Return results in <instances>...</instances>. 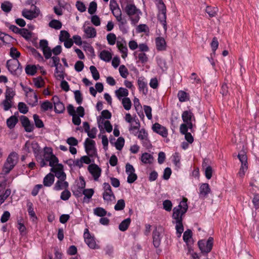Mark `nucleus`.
<instances>
[{"mask_svg": "<svg viewBox=\"0 0 259 259\" xmlns=\"http://www.w3.org/2000/svg\"><path fill=\"white\" fill-rule=\"evenodd\" d=\"M121 7L130 18L132 23L136 25L140 19L142 13L134 4L133 0H119Z\"/></svg>", "mask_w": 259, "mask_h": 259, "instance_id": "1", "label": "nucleus"}, {"mask_svg": "<svg viewBox=\"0 0 259 259\" xmlns=\"http://www.w3.org/2000/svg\"><path fill=\"white\" fill-rule=\"evenodd\" d=\"M182 118L184 123L180 125V132L185 133L188 129L192 132L195 122V118L193 113L191 111H185L182 114Z\"/></svg>", "mask_w": 259, "mask_h": 259, "instance_id": "2", "label": "nucleus"}, {"mask_svg": "<svg viewBox=\"0 0 259 259\" xmlns=\"http://www.w3.org/2000/svg\"><path fill=\"white\" fill-rule=\"evenodd\" d=\"M37 160L39 161L41 167L47 166V162H49L50 166H53L55 163L59 162L58 158L53 154L52 148L47 147L44 149L43 157H38V160Z\"/></svg>", "mask_w": 259, "mask_h": 259, "instance_id": "3", "label": "nucleus"}, {"mask_svg": "<svg viewBox=\"0 0 259 259\" xmlns=\"http://www.w3.org/2000/svg\"><path fill=\"white\" fill-rule=\"evenodd\" d=\"M187 199L183 198L178 206L173 209L172 218L174 220H183V217L188 209Z\"/></svg>", "mask_w": 259, "mask_h": 259, "instance_id": "4", "label": "nucleus"}, {"mask_svg": "<svg viewBox=\"0 0 259 259\" xmlns=\"http://www.w3.org/2000/svg\"><path fill=\"white\" fill-rule=\"evenodd\" d=\"M18 161V155L15 152L11 153L5 162L3 171L5 174H8L15 166Z\"/></svg>", "mask_w": 259, "mask_h": 259, "instance_id": "5", "label": "nucleus"}, {"mask_svg": "<svg viewBox=\"0 0 259 259\" xmlns=\"http://www.w3.org/2000/svg\"><path fill=\"white\" fill-rule=\"evenodd\" d=\"M156 4L158 9L157 15L158 19L163 26L165 29L166 28V9L164 4L162 0H155Z\"/></svg>", "mask_w": 259, "mask_h": 259, "instance_id": "6", "label": "nucleus"}, {"mask_svg": "<svg viewBox=\"0 0 259 259\" xmlns=\"http://www.w3.org/2000/svg\"><path fill=\"white\" fill-rule=\"evenodd\" d=\"M23 149L25 152L27 153L33 152L36 159L38 160L40 148L37 143L35 141H28L25 143Z\"/></svg>", "mask_w": 259, "mask_h": 259, "instance_id": "7", "label": "nucleus"}, {"mask_svg": "<svg viewBox=\"0 0 259 259\" xmlns=\"http://www.w3.org/2000/svg\"><path fill=\"white\" fill-rule=\"evenodd\" d=\"M84 242L92 249H99L100 246L97 244L95 238L91 235L88 229H85L83 234Z\"/></svg>", "mask_w": 259, "mask_h": 259, "instance_id": "8", "label": "nucleus"}, {"mask_svg": "<svg viewBox=\"0 0 259 259\" xmlns=\"http://www.w3.org/2000/svg\"><path fill=\"white\" fill-rule=\"evenodd\" d=\"M213 239L209 237L207 240H201L198 242V245L202 253H208L212 248Z\"/></svg>", "mask_w": 259, "mask_h": 259, "instance_id": "9", "label": "nucleus"}, {"mask_svg": "<svg viewBox=\"0 0 259 259\" xmlns=\"http://www.w3.org/2000/svg\"><path fill=\"white\" fill-rule=\"evenodd\" d=\"M104 192L103 198L104 201L109 202L115 199V196L109 183H103Z\"/></svg>", "mask_w": 259, "mask_h": 259, "instance_id": "10", "label": "nucleus"}, {"mask_svg": "<svg viewBox=\"0 0 259 259\" xmlns=\"http://www.w3.org/2000/svg\"><path fill=\"white\" fill-rule=\"evenodd\" d=\"M95 142L89 138H87L84 142V147L87 153L89 156L93 157L96 154Z\"/></svg>", "mask_w": 259, "mask_h": 259, "instance_id": "11", "label": "nucleus"}, {"mask_svg": "<svg viewBox=\"0 0 259 259\" xmlns=\"http://www.w3.org/2000/svg\"><path fill=\"white\" fill-rule=\"evenodd\" d=\"M88 170L92 176L94 181H98L101 175V168L98 165L94 163L88 166Z\"/></svg>", "mask_w": 259, "mask_h": 259, "instance_id": "12", "label": "nucleus"}, {"mask_svg": "<svg viewBox=\"0 0 259 259\" xmlns=\"http://www.w3.org/2000/svg\"><path fill=\"white\" fill-rule=\"evenodd\" d=\"M40 13L39 9L36 6L32 10L24 9L22 12V15L25 18L32 20L37 17Z\"/></svg>", "mask_w": 259, "mask_h": 259, "instance_id": "13", "label": "nucleus"}, {"mask_svg": "<svg viewBox=\"0 0 259 259\" xmlns=\"http://www.w3.org/2000/svg\"><path fill=\"white\" fill-rule=\"evenodd\" d=\"M20 64L18 59H12L9 60L7 62V67L12 74H16L19 69Z\"/></svg>", "mask_w": 259, "mask_h": 259, "instance_id": "14", "label": "nucleus"}, {"mask_svg": "<svg viewBox=\"0 0 259 259\" xmlns=\"http://www.w3.org/2000/svg\"><path fill=\"white\" fill-rule=\"evenodd\" d=\"M153 131L160 135L163 138H166L168 136L167 129L158 123H155L152 125Z\"/></svg>", "mask_w": 259, "mask_h": 259, "instance_id": "15", "label": "nucleus"}, {"mask_svg": "<svg viewBox=\"0 0 259 259\" xmlns=\"http://www.w3.org/2000/svg\"><path fill=\"white\" fill-rule=\"evenodd\" d=\"M84 36L87 38H94L97 35L96 29L92 26L83 27Z\"/></svg>", "mask_w": 259, "mask_h": 259, "instance_id": "16", "label": "nucleus"}, {"mask_svg": "<svg viewBox=\"0 0 259 259\" xmlns=\"http://www.w3.org/2000/svg\"><path fill=\"white\" fill-rule=\"evenodd\" d=\"M54 104V109L56 112L61 113L65 110V107L63 104L59 101V98L57 96H54L52 98Z\"/></svg>", "mask_w": 259, "mask_h": 259, "instance_id": "17", "label": "nucleus"}, {"mask_svg": "<svg viewBox=\"0 0 259 259\" xmlns=\"http://www.w3.org/2000/svg\"><path fill=\"white\" fill-rule=\"evenodd\" d=\"M138 138L142 142L143 144L145 146H148L150 144L149 141L148 139V133L146 131L142 128L141 130L138 131Z\"/></svg>", "mask_w": 259, "mask_h": 259, "instance_id": "18", "label": "nucleus"}, {"mask_svg": "<svg viewBox=\"0 0 259 259\" xmlns=\"http://www.w3.org/2000/svg\"><path fill=\"white\" fill-rule=\"evenodd\" d=\"M210 192L209 186L207 183L202 184L199 188V197L205 198Z\"/></svg>", "mask_w": 259, "mask_h": 259, "instance_id": "19", "label": "nucleus"}, {"mask_svg": "<svg viewBox=\"0 0 259 259\" xmlns=\"http://www.w3.org/2000/svg\"><path fill=\"white\" fill-rule=\"evenodd\" d=\"M130 124L129 131L132 134L136 135L138 133V131L139 130L140 127V123L139 119L136 118Z\"/></svg>", "mask_w": 259, "mask_h": 259, "instance_id": "20", "label": "nucleus"}, {"mask_svg": "<svg viewBox=\"0 0 259 259\" xmlns=\"http://www.w3.org/2000/svg\"><path fill=\"white\" fill-rule=\"evenodd\" d=\"M115 95L119 100H121L123 98H126L128 95V91L124 88L120 87L118 90L115 91Z\"/></svg>", "mask_w": 259, "mask_h": 259, "instance_id": "21", "label": "nucleus"}, {"mask_svg": "<svg viewBox=\"0 0 259 259\" xmlns=\"http://www.w3.org/2000/svg\"><path fill=\"white\" fill-rule=\"evenodd\" d=\"M69 186L68 183L65 180H59L55 183L54 190L56 191H60L63 189H67Z\"/></svg>", "mask_w": 259, "mask_h": 259, "instance_id": "22", "label": "nucleus"}, {"mask_svg": "<svg viewBox=\"0 0 259 259\" xmlns=\"http://www.w3.org/2000/svg\"><path fill=\"white\" fill-rule=\"evenodd\" d=\"M138 85L139 91L142 92L143 94L146 95L148 93L147 83L145 81L144 78L138 79Z\"/></svg>", "mask_w": 259, "mask_h": 259, "instance_id": "23", "label": "nucleus"}, {"mask_svg": "<svg viewBox=\"0 0 259 259\" xmlns=\"http://www.w3.org/2000/svg\"><path fill=\"white\" fill-rule=\"evenodd\" d=\"M21 122L23 126L24 127L25 130L27 132H31L34 129V126L31 124L28 118L24 116L21 118Z\"/></svg>", "mask_w": 259, "mask_h": 259, "instance_id": "24", "label": "nucleus"}, {"mask_svg": "<svg viewBox=\"0 0 259 259\" xmlns=\"http://www.w3.org/2000/svg\"><path fill=\"white\" fill-rule=\"evenodd\" d=\"M55 180L54 176L51 173H49L44 178L43 184L45 186L50 187L54 183Z\"/></svg>", "mask_w": 259, "mask_h": 259, "instance_id": "25", "label": "nucleus"}, {"mask_svg": "<svg viewBox=\"0 0 259 259\" xmlns=\"http://www.w3.org/2000/svg\"><path fill=\"white\" fill-rule=\"evenodd\" d=\"M156 48L159 51H163L166 49V42L162 37H159L156 38Z\"/></svg>", "mask_w": 259, "mask_h": 259, "instance_id": "26", "label": "nucleus"}, {"mask_svg": "<svg viewBox=\"0 0 259 259\" xmlns=\"http://www.w3.org/2000/svg\"><path fill=\"white\" fill-rule=\"evenodd\" d=\"M153 157L150 154L145 152L142 154L141 157V160L145 164H151L153 162Z\"/></svg>", "mask_w": 259, "mask_h": 259, "instance_id": "27", "label": "nucleus"}, {"mask_svg": "<svg viewBox=\"0 0 259 259\" xmlns=\"http://www.w3.org/2000/svg\"><path fill=\"white\" fill-rule=\"evenodd\" d=\"M27 102L29 104L34 106L36 105L38 102V98L36 93H33V94L30 95L28 93H27Z\"/></svg>", "mask_w": 259, "mask_h": 259, "instance_id": "28", "label": "nucleus"}, {"mask_svg": "<svg viewBox=\"0 0 259 259\" xmlns=\"http://www.w3.org/2000/svg\"><path fill=\"white\" fill-rule=\"evenodd\" d=\"M99 57L101 60L105 62H109L112 59V55L110 52L103 50L100 52Z\"/></svg>", "mask_w": 259, "mask_h": 259, "instance_id": "29", "label": "nucleus"}, {"mask_svg": "<svg viewBox=\"0 0 259 259\" xmlns=\"http://www.w3.org/2000/svg\"><path fill=\"white\" fill-rule=\"evenodd\" d=\"M32 81L34 86L37 88H43L45 84V81L41 76L33 78Z\"/></svg>", "mask_w": 259, "mask_h": 259, "instance_id": "30", "label": "nucleus"}, {"mask_svg": "<svg viewBox=\"0 0 259 259\" xmlns=\"http://www.w3.org/2000/svg\"><path fill=\"white\" fill-rule=\"evenodd\" d=\"M38 70L37 66L34 65H28L25 67V72L27 74L34 75Z\"/></svg>", "mask_w": 259, "mask_h": 259, "instance_id": "31", "label": "nucleus"}, {"mask_svg": "<svg viewBox=\"0 0 259 259\" xmlns=\"http://www.w3.org/2000/svg\"><path fill=\"white\" fill-rule=\"evenodd\" d=\"M18 118L16 116L13 115L9 117L7 120V125L10 128H13L18 122Z\"/></svg>", "mask_w": 259, "mask_h": 259, "instance_id": "32", "label": "nucleus"}, {"mask_svg": "<svg viewBox=\"0 0 259 259\" xmlns=\"http://www.w3.org/2000/svg\"><path fill=\"white\" fill-rule=\"evenodd\" d=\"M131 222V220L130 218H127L124 220L123 221L121 222V223L119 225V229L121 231H126Z\"/></svg>", "mask_w": 259, "mask_h": 259, "instance_id": "33", "label": "nucleus"}, {"mask_svg": "<svg viewBox=\"0 0 259 259\" xmlns=\"http://www.w3.org/2000/svg\"><path fill=\"white\" fill-rule=\"evenodd\" d=\"M153 244L156 247H158L160 242V234L156 230L153 233Z\"/></svg>", "mask_w": 259, "mask_h": 259, "instance_id": "34", "label": "nucleus"}, {"mask_svg": "<svg viewBox=\"0 0 259 259\" xmlns=\"http://www.w3.org/2000/svg\"><path fill=\"white\" fill-rule=\"evenodd\" d=\"M178 97L181 102H186L189 100V94L183 91H179Z\"/></svg>", "mask_w": 259, "mask_h": 259, "instance_id": "35", "label": "nucleus"}, {"mask_svg": "<svg viewBox=\"0 0 259 259\" xmlns=\"http://www.w3.org/2000/svg\"><path fill=\"white\" fill-rule=\"evenodd\" d=\"M13 7L12 4L9 1H5L1 5V9L2 10L6 13L10 12Z\"/></svg>", "mask_w": 259, "mask_h": 259, "instance_id": "36", "label": "nucleus"}, {"mask_svg": "<svg viewBox=\"0 0 259 259\" xmlns=\"http://www.w3.org/2000/svg\"><path fill=\"white\" fill-rule=\"evenodd\" d=\"M118 22V26L120 30L123 31L125 30V25L127 24V20L125 18L122 16L116 19Z\"/></svg>", "mask_w": 259, "mask_h": 259, "instance_id": "37", "label": "nucleus"}, {"mask_svg": "<svg viewBox=\"0 0 259 259\" xmlns=\"http://www.w3.org/2000/svg\"><path fill=\"white\" fill-rule=\"evenodd\" d=\"M49 26L51 28L59 30L61 28L62 24L60 21L54 19L49 22Z\"/></svg>", "mask_w": 259, "mask_h": 259, "instance_id": "38", "label": "nucleus"}, {"mask_svg": "<svg viewBox=\"0 0 259 259\" xmlns=\"http://www.w3.org/2000/svg\"><path fill=\"white\" fill-rule=\"evenodd\" d=\"M123 108L126 110H129L132 107V102L129 98H123L121 100Z\"/></svg>", "mask_w": 259, "mask_h": 259, "instance_id": "39", "label": "nucleus"}, {"mask_svg": "<svg viewBox=\"0 0 259 259\" xmlns=\"http://www.w3.org/2000/svg\"><path fill=\"white\" fill-rule=\"evenodd\" d=\"M53 107L52 103L48 101L42 102L40 105L41 110L44 112L52 109Z\"/></svg>", "mask_w": 259, "mask_h": 259, "instance_id": "40", "label": "nucleus"}, {"mask_svg": "<svg viewBox=\"0 0 259 259\" xmlns=\"http://www.w3.org/2000/svg\"><path fill=\"white\" fill-rule=\"evenodd\" d=\"M175 223L176 224V229L177 232L179 234V236H180L184 231L182 220H175Z\"/></svg>", "mask_w": 259, "mask_h": 259, "instance_id": "41", "label": "nucleus"}, {"mask_svg": "<svg viewBox=\"0 0 259 259\" xmlns=\"http://www.w3.org/2000/svg\"><path fill=\"white\" fill-rule=\"evenodd\" d=\"M13 100H9L6 99L2 102L1 105L3 106L5 111L9 110L12 106Z\"/></svg>", "mask_w": 259, "mask_h": 259, "instance_id": "42", "label": "nucleus"}, {"mask_svg": "<svg viewBox=\"0 0 259 259\" xmlns=\"http://www.w3.org/2000/svg\"><path fill=\"white\" fill-rule=\"evenodd\" d=\"M94 213L99 217H103L106 215L107 211L102 207H97L94 209Z\"/></svg>", "mask_w": 259, "mask_h": 259, "instance_id": "43", "label": "nucleus"}, {"mask_svg": "<svg viewBox=\"0 0 259 259\" xmlns=\"http://www.w3.org/2000/svg\"><path fill=\"white\" fill-rule=\"evenodd\" d=\"M19 34L26 39H29L32 36V33L25 28H21Z\"/></svg>", "mask_w": 259, "mask_h": 259, "instance_id": "44", "label": "nucleus"}, {"mask_svg": "<svg viewBox=\"0 0 259 259\" xmlns=\"http://www.w3.org/2000/svg\"><path fill=\"white\" fill-rule=\"evenodd\" d=\"M107 40L110 45H114L116 42V36L114 33H110L107 35Z\"/></svg>", "mask_w": 259, "mask_h": 259, "instance_id": "45", "label": "nucleus"}, {"mask_svg": "<svg viewBox=\"0 0 259 259\" xmlns=\"http://www.w3.org/2000/svg\"><path fill=\"white\" fill-rule=\"evenodd\" d=\"M15 95V92L12 88H7L5 93L6 99H8L9 100H13Z\"/></svg>", "mask_w": 259, "mask_h": 259, "instance_id": "46", "label": "nucleus"}, {"mask_svg": "<svg viewBox=\"0 0 259 259\" xmlns=\"http://www.w3.org/2000/svg\"><path fill=\"white\" fill-rule=\"evenodd\" d=\"M90 69L93 78L95 80H98L100 78V74L99 71L97 70L96 67H95L94 66H91L90 67Z\"/></svg>", "mask_w": 259, "mask_h": 259, "instance_id": "47", "label": "nucleus"}, {"mask_svg": "<svg viewBox=\"0 0 259 259\" xmlns=\"http://www.w3.org/2000/svg\"><path fill=\"white\" fill-rule=\"evenodd\" d=\"M119 72L121 76L124 78H126L128 75V70L123 65L120 66L119 68Z\"/></svg>", "mask_w": 259, "mask_h": 259, "instance_id": "48", "label": "nucleus"}, {"mask_svg": "<svg viewBox=\"0 0 259 259\" xmlns=\"http://www.w3.org/2000/svg\"><path fill=\"white\" fill-rule=\"evenodd\" d=\"M35 126L38 128H41L44 126L42 121L40 119L39 116L37 114H34L33 116Z\"/></svg>", "mask_w": 259, "mask_h": 259, "instance_id": "49", "label": "nucleus"}, {"mask_svg": "<svg viewBox=\"0 0 259 259\" xmlns=\"http://www.w3.org/2000/svg\"><path fill=\"white\" fill-rule=\"evenodd\" d=\"M20 53L14 47L10 49V55L13 59H17L20 56Z\"/></svg>", "mask_w": 259, "mask_h": 259, "instance_id": "50", "label": "nucleus"}, {"mask_svg": "<svg viewBox=\"0 0 259 259\" xmlns=\"http://www.w3.org/2000/svg\"><path fill=\"white\" fill-rule=\"evenodd\" d=\"M125 202L123 199H120L117 201V203L114 206V209L116 210H121L125 207Z\"/></svg>", "mask_w": 259, "mask_h": 259, "instance_id": "51", "label": "nucleus"}, {"mask_svg": "<svg viewBox=\"0 0 259 259\" xmlns=\"http://www.w3.org/2000/svg\"><path fill=\"white\" fill-rule=\"evenodd\" d=\"M144 112L148 119H151L152 118V108L150 106L144 105L143 106Z\"/></svg>", "mask_w": 259, "mask_h": 259, "instance_id": "52", "label": "nucleus"}, {"mask_svg": "<svg viewBox=\"0 0 259 259\" xmlns=\"http://www.w3.org/2000/svg\"><path fill=\"white\" fill-rule=\"evenodd\" d=\"M205 12L209 15L210 17H213L216 15L217 8L207 6L206 8Z\"/></svg>", "mask_w": 259, "mask_h": 259, "instance_id": "53", "label": "nucleus"}, {"mask_svg": "<svg viewBox=\"0 0 259 259\" xmlns=\"http://www.w3.org/2000/svg\"><path fill=\"white\" fill-rule=\"evenodd\" d=\"M52 168L51 171L54 172L55 174L60 171L62 170H63V166L62 164H59L58 163H56L53 166H51Z\"/></svg>", "mask_w": 259, "mask_h": 259, "instance_id": "54", "label": "nucleus"}, {"mask_svg": "<svg viewBox=\"0 0 259 259\" xmlns=\"http://www.w3.org/2000/svg\"><path fill=\"white\" fill-rule=\"evenodd\" d=\"M18 107L19 111L22 113L26 114L28 111V107L23 102L19 103Z\"/></svg>", "mask_w": 259, "mask_h": 259, "instance_id": "55", "label": "nucleus"}, {"mask_svg": "<svg viewBox=\"0 0 259 259\" xmlns=\"http://www.w3.org/2000/svg\"><path fill=\"white\" fill-rule=\"evenodd\" d=\"M124 144V140L123 138L119 137L115 142V147L117 150H120Z\"/></svg>", "mask_w": 259, "mask_h": 259, "instance_id": "56", "label": "nucleus"}, {"mask_svg": "<svg viewBox=\"0 0 259 259\" xmlns=\"http://www.w3.org/2000/svg\"><path fill=\"white\" fill-rule=\"evenodd\" d=\"M238 157L241 163V165H247V156L243 152L242 153H239Z\"/></svg>", "mask_w": 259, "mask_h": 259, "instance_id": "57", "label": "nucleus"}, {"mask_svg": "<svg viewBox=\"0 0 259 259\" xmlns=\"http://www.w3.org/2000/svg\"><path fill=\"white\" fill-rule=\"evenodd\" d=\"M91 21L93 25L96 26H99L101 24V19L97 15H93L91 17Z\"/></svg>", "mask_w": 259, "mask_h": 259, "instance_id": "58", "label": "nucleus"}, {"mask_svg": "<svg viewBox=\"0 0 259 259\" xmlns=\"http://www.w3.org/2000/svg\"><path fill=\"white\" fill-rule=\"evenodd\" d=\"M97 8V3L95 2H92L90 4L89 8L88 9V12L89 14L93 15L94 14Z\"/></svg>", "mask_w": 259, "mask_h": 259, "instance_id": "59", "label": "nucleus"}, {"mask_svg": "<svg viewBox=\"0 0 259 259\" xmlns=\"http://www.w3.org/2000/svg\"><path fill=\"white\" fill-rule=\"evenodd\" d=\"M70 37V34L69 33L65 31V30H62L60 32V34L59 35V39L61 41H63Z\"/></svg>", "mask_w": 259, "mask_h": 259, "instance_id": "60", "label": "nucleus"}, {"mask_svg": "<svg viewBox=\"0 0 259 259\" xmlns=\"http://www.w3.org/2000/svg\"><path fill=\"white\" fill-rule=\"evenodd\" d=\"M71 196V193L67 189L64 190L61 194L60 198L63 200H67Z\"/></svg>", "mask_w": 259, "mask_h": 259, "instance_id": "61", "label": "nucleus"}, {"mask_svg": "<svg viewBox=\"0 0 259 259\" xmlns=\"http://www.w3.org/2000/svg\"><path fill=\"white\" fill-rule=\"evenodd\" d=\"M11 193V191L10 189H7L6 190H5V193L3 195H0L1 205L10 195Z\"/></svg>", "mask_w": 259, "mask_h": 259, "instance_id": "62", "label": "nucleus"}, {"mask_svg": "<svg viewBox=\"0 0 259 259\" xmlns=\"http://www.w3.org/2000/svg\"><path fill=\"white\" fill-rule=\"evenodd\" d=\"M82 193L85 196V197L90 199L93 195L94 191L93 189H86L83 190Z\"/></svg>", "mask_w": 259, "mask_h": 259, "instance_id": "63", "label": "nucleus"}, {"mask_svg": "<svg viewBox=\"0 0 259 259\" xmlns=\"http://www.w3.org/2000/svg\"><path fill=\"white\" fill-rule=\"evenodd\" d=\"M138 58L142 63H146L148 61L147 56L144 52H140L138 54Z\"/></svg>", "mask_w": 259, "mask_h": 259, "instance_id": "64", "label": "nucleus"}]
</instances>
